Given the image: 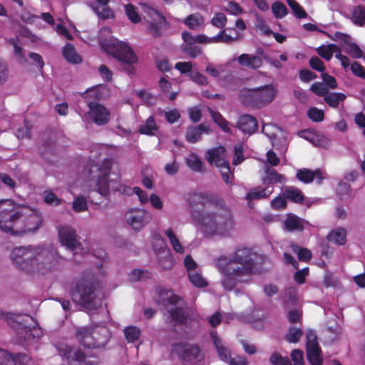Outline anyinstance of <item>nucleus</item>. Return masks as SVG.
I'll return each instance as SVG.
<instances>
[{
  "label": "nucleus",
  "mask_w": 365,
  "mask_h": 365,
  "mask_svg": "<svg viewBox=\"0 0 365 365\" xmlns=\"http://www.w3.org/2000/svg\"><path fill=\"white\" fill-rule=\"evenodd\" d=\"M59 354L66 359L70 365H94L95 362L88 359V354L79 347H73L68 344H60L58 347Z\"/></svg>",
  "instance_id": "9b49d317"
},
{
  "label": "nucleus",
  "mask_w": 365,
  "mask_h": 365,
  "mask_svg": "<svg viewBox=\"0 0 365 365\" xmlns=\"http://www.w3.org/2000/svg\"><path fill=\"white\" fill-rule=\"evenodd\" d=\"M44 202L51 205H58L61 204V200L52 192H46L44 193Z\"/></svg>",
  "instance_id": "0e129e2a"
},
{
  "label": "nucleus",
  "mask_w": 365,
  "mask_h": 365,
  "mask_svg": "<svg viewBox=\"0 0 365 365\" xmlns=\"http://www.w3.org/2000/svg\"><path fill=\"white\" fill-rule=\"evenodd\" d=\"M238 128L245 133L251 134L256 131L257 128V120L251 115H242L238 123Z\"/></svg>",
  "instance_id": "c85d7f7f"
},
{
  "label": "nucleus",
  "mask_w": 365,
  "mask_h": 365,
  "mask_svg": "<svg viewBox=\"0 0 365 365\" xmlns=\"http://www.w3.org/2000/svg\"><path fill=\"white\" fill-rule=\"evenodd\" d=\"M210 113L214 122L217 123L224 132L227 133H231L229 123L219 112L210 110Z\"/></svg>",
  "instance_id": "37998d69"
},
{
  "label": "nucleus",
  "mask_w": 365,
  "mask_h": 365,
  "mask_svg": "<svg viewBox=\"0 0 365 365\" xmlns=\"http://www.w3.org/2000/svg\"><path fill=\"white\" fill-rule=\"evenodd\" d=\"M287 2L297 17L304 19L307 16L306 12L297 1L294 0H287Z\"/></svg>",
  "instance_id": "052dcab7"
},
{
  "label": "nucleus",
  "mask_w": 365,
  "mask_h": 365,
  "mask_svg": "<svg viewBox=\"0 0 365 365\" xmlns=\"http://www.w3.org/2000/svg\"><path fill=\"white\" fill-rule=\"evenodd\" d=\"M88 111L85 115L87 120H90L98 125H104L110 120V113L103 105L91 102L88 103Z\"/></svg>",
  "instance_id": "2eb2a0df"
},
{
  "label": "nucleus",
  "mask_w": 365,
  "mask_h": 365,
  "mask_svg": "<svg viewBox=\"0 0 365 365\" xmlns=\"http://www.w3.org/2000/svg\"><path fill=\"white\" fill-rule=\"evenodd\" d=\"M282 195L286 199H289L295 203H302L304 200L302 191L292 186L285 187L283 190Z\"/></svg>",
  "instance_id": "473e14b6"
},
{
  "label": "nucleus",
  "mask_w": 365,
  "mask_h": 365,
  "mask_svg": "<svg viewBox=\"0 0 365 365\" xmlns=\"http://www.w3.org/2000/svg\"><path fill=\"white\" fill-rule=\"evenodd\" d=\"M182 38L185 43L182 46L183 50L192 58H195L201 53V49L194 46L197 43L196 36H193L188 31H184L182 33Z\"/></svg>",
  "instance_id": "b1692460"
},
{
  "label": "nucleus",
  "mask_w": 365,
  "mask_h": 365,
  "mask_svg": "<svg viewBox=\"0 0 365 365\" xmlns=\"http://www.w3.org/2000/svg\"><path fill=\"white\" fill-rule=\"evenodd\" d=\"M188 278L192 284L196 287H205L207 285V281L197 271H190Z\"/></svg>",
  "instance_id": "de8ad7c7"
},
{
  "label": "nucleus",
  "mask_w": 365,
  "mask_h": 365,
  "mask_svg": "<svg viewBox=\"0 0 365 365\" xmlns=\"http://www.w3.org/2000/svg\"><path fill=\"white\" fill-rule=\"evenodd\" d=\"M237 61L240 66L250 69L259 68L263 62L260 56L248 53L240 55L237 58Z\"/></svg>",
  "instance_id": "393cba45"
},
{
  "label": "nucleus",
  "mask_w": 365,
  "mask_h": 365,
  "mask_svg": "<svg viewBox=\"0 0 365 365\" xmlns=\"http://www.w3.org/2000/svg\"><path fill=\"white\" fill-rule=\"evenodd\" d=\"M30 359L24 354L12 353L0 349V365H26Z\"/></svg>",
  "instance_id": "412c9836"
},
{
  "label": "nucleus",
  "mask_w": 365,
  "mask_h": 365,
  "mask_svg": "<svg viewBox=\"0 0 365 365\" xmlns=\"http://www.w3.org/2000/svg\"><path fill=\"white\" fill-rule=\"evenodd\" d=\"M108 53L125 65L132 66L138 63V57L130 46L123 41H118L109 47Z\"/></svg>",
  "instance_id": "ddd939ff"
},
{
  "label": "nucleus",
  "mask_w": 365,
  "mask_h": 365,
  "mask_svg": "<svg viewBox=\"0 0 365 365\" xmlns=\"http://www.w3.org/2000/svg\"><path fill=\"white\" fill-rule=\"evenodd\" d=\"M284 228L288 231H301L304 228L303 222L294 215H288L284 223Z\"/></svg>",
  "instance_id": "e433bc0d"
},
{
  "label": "nucleus",
  "mask_w": 365,
  "mask_h": 365,
  "mask_svg": "<svg viewBox=\"0 0 365 365\" xmlns=\"http://www.w3.org/2000/svg\"><path fill=\"white\" fill-rule=\"evenodd\" d=\"M165 317L168 323H180L185 319L184 311L180 307L170 309L165 314Z\"/></svg>",
  "instance_id": "c9c22d12"
},
{
  "label": "nucleus",
  "mask_w": 365,
  "mask_h": 365,
  "mask_svg": "<svg viewBox=\"0 0 365 365\" xmlns=\"http://www.w3.org/2000/svg\"><path fill=\"white\" fill-rule=\"evenodd\" d=\"M297 178L304 183H310L316 178L317 182L320 184L322 180L326 178V175L325 173L320 170L312 171L308 169H300L297 172Z\"/></svg>",
  "instance_id": "5701e85b"
},
{
  "label": "nucleus",
  "mask_w": 365,
  "mask_h": 365,
  "mask_svg": "<svg viewBox=\"0 0 365 365\" xmlns=\"http://www.w3.org/2000/svg\"><path fill=\"white\" fill-rule=\"evenodd\" d=\"M256 29L259 31L262 34L269 36L272 34L269 26L267 24L262 17L259 16H256Z\"/></svg>",
  "instance_id": "5fc2aeb1"
},
{
  "label": "nucleus",
  "mask_w": 365,
  "mask_h": 365,
  "mask_svg": "<svg viewBox=\"0 0 365 365\" xmlns=\"http://www.w3.org/2000/svg\"><path fill=\"white\" fill-rule=\"evenodd\" d=\"M58 238L62 245L71 251H75L81 247L76 230L68 225L58 227Z\"/></svg>",
  "instance_id": "dca6fc26"
},
{
  "label": "nucleus",
  "mask_w": 365,
  "mask_h": 365,
  "mask_svg": "<svg viewBox=\"0 0 365 365\" xmlns=\"http://www.w3.org/2000/svg\"><path fill=\"white\" fill-rule=\"evenodd\" d=\"M343 50L353 58H360L363 56L362 50L354 43H345L343 46Z\"/></svg>",
  "instance_id": "c03bdc74"
},
{
  "label": "nucleus",
  "mask_w": 365,
  "mask_h": 365,
  "mask_svg": "<svg viewBox=\"0 0 365 365\" xmlns=\"http://www.w3.org/2000/svg\"><path fill=\"white\" fill-rule=\"evenodd\" d=\"M16 267L26 273H45L55 265L54 254L41 247H18L10 254Z\"/></svg>",
  "instance_id": "f03ea898"
},
{
  "label": "nucleus",
  "mask_w": 365,
  "mask_h": 365,
  "mask_svg": "<svg viewBox=\"0 0 365 365\" xmlns=\"http://www.w3.org/2000/svg\"><path fill=\"white\" fill-rule=\"evenodd\" d=\"M76 336L86 347H100L107 341L108 333L105 327H101L98 330L82 327L77 331Z\"/></svg>",
  "instance_id": "1a4fd4ad"
},
{
  "label": "nucleus",
  "mask_w": 365,
  "mask_h": 365,
  "mask_svg": "<svg viewBox=\"0 0 365 365\" xmlns=\"http://www.w3.org/2000/svg\"><path fill=\"white\" fill-rule=\"evenodd\" d=\"M127 223L135 231H140L148 222V212L143 209H131L125 214Z\"/></svg>",
  "instance_id": "a211bd4d"
},
{
  "label": "nucleus",
  "mask_w": 365,
  "mask_h": 365,
  "mask_svg": "<svg viewBox=\"0 0 365 365\" xmlns=\"http://www.w3.org/2000/svg\"><path fill=\"white\" fill-rule=\"evenodd\" d=\"M6 319L20 337L24 339H39L42 336L41 329L31 316L7 314Z\"/></svg>",
  "instance_id": "0eeeda50"
},
{
  "label": "nucleus",
  "mask_w": 365,
  "mask_h": 365,
  "mask_svg": "<svg viewBox=\"0 0 365 365\" xmlns=\"http://www.w3.org/2000/svg\"><path fill=\"white\" fill-rule=\"evenodd\" d=\"M329 242L337 245H343L346 242V230L343 227L333 229L327 235Z\"/></svg>",
  "instance_id": "7c9ffc66"
},
{
  "label": "nucleus",
  "mask_w": 365,
  "mask_h": 365,
  "mask_svg": "<svg viewBox=\"0 0 365 365\" xmlns=\"http://www.w3.org/2000/svg\"><path fill=\"white\" fill-rule=\"evenodd\" d=\"M125 12L127 16L133 23L136 24L140 21L141 18L133 5H126Z\"/></svg>",
  "instance_id": "680f3d73"
},
{
  "label": "nucleus",
  "mask_w": 365,
  "mask_h": 365,
  "mask_svg": "<svg viewBox=\"0 0 365 365\" xmlns=\"http://www.w3.org/2000/svg\"><path fill=\"white\" fill-rule=\"evenodd\" d=\"M42 225L43 218L40 212L34 208L24 205L23 217L20 221L21 230L19 235L36 232Z\"/></svg>",
  "instance_id": "f8f14e48"
},
{
  "label": "nucleus",
  "mask_w": 365,
  "mask_h": 365,
  "mask_svg": "<svg viewBox=\"0 0 365 365\" xmlns=\"http://www.w3.org/2000/svg\"><path fill=\"white\" fill-rule=\"evenodd\" d=\"M146 13V21L148 24V31L153 36H160L164 29L168 28V22L165 18L155 9L146 7L144 10Z\"/></svg>",
  "instance_id": "4468645a"
},
{
  "label": "nucleus",
  "mask_w": 365,
  "mask_h": 365,
  "mask_svg": "<svg viewBox=\"0 0 365 365\" xmlns=\"http://www.w3.org/2000/svg\"><path fill=\"white\" fill-rule=\"evenodd\" d=\"M197 230L207 236H226L234 229V222L228 211H204L194 216Z\"/></svg>",
  "instance_id": "7ed1b4c3"
},
{
  "label": "nucleus",
  "mask_w": 365,
  "mask_h": 365,
  "mask_svg": "<svg viewBox=\"0 0 365 365\" xmlns=\"http://www.w3.org/2000/svg\"><path fill=\"white\" fill-rule=\"evenodd\" d=\"M98 41L102 48L107 53L109 51V47L115 44L119 41L111 35V31L108 28H103L98 35Z\"/></svg>",
  "instance_id": "c756f323"
},
{
  "label": "nucleus",
  "mask_w": 365,
  "mask_h": 365,
  "mask_svg": "<svg viewBox=\"0 0 365 365\" xmlns=\"http://www.w3.org/2000/svg\"><path fill=\"white\" fill-rule=\"evenodd\" d=\"M307 339V354L309 361L312 365H321L322 359L320 355L317 336L312 332H309Z\"/></svg>",
  "instance_id": "aec40b11"
},
{
  "label": "nucleus",
  "mask_w": 365,
  "mask_h": 365,
  "mask_svg": "<svg viewBox=\"0 0 365 365\" xmlns=\"http://www.w3.org/2000/svg\"><path fill=\"white\" fill-rule=\"evenodd\" d=\"M8 43L14 47V53L16 61L21 64H25L26 63V58L23 53V48L19 40L17 38H10L8 40Z\"/></svg>",
  "instance_id": "ea45409f"
},
{
  "label": "nucleus",
  "mask_w": 365,
  "mask_h": 365,
  "mask_svg": "<svg viewBox=\"0 0 365 365\" xmlns=\"http://www.w3.org/2000/svg\"><path fill=\"white\" fill-rule=\"evenodd\" d=\"M72 208L76 212H82L88 210L87 200L83 196L76 197L72 205Z\"/></svg>",
  "instance_id": "8fccbe9b"
},
{
  "label": "nucleus",
  "mask_w": 365,
  "mask_h": 365,
  "mask_svg": "<svg viewBox=\"0 0 365 365\" xmlns=\"http://www.w3.org/2000/svg\"><path fill=\"white\" fill-rule=\"evenodd\" d=\"M164 233L168 238L173 250L177 253H184L185 249L174 231L171 228H168L165 230Z\"/></svg>",
  "instance_id": "4c0bfd02"
},
{
  "label": "nucleus",
  "mask_w": 365,
  "mask_h": 365,
  "mask_svg": "<svg viewBox=\"0 0 365 365\" xmlns=\"http://www.w3.org/2000/svg\"><path fill=\"white\" fill-rule=\"evenodd\" d=\"M350 185L347 182H340L336 188V193L341 198L349 195Z\"/></svg>",
  "instance_id": "338daca9"
},
{
  "label": "nucleus",
  "mask_w": 365,
  "mask_h": 365,
  "mask_svg": "<svg viewBox=\"0 0 365 365\" xmlns=\"http://www.w3.org/2000/svg\"><path fill=\"white\" fill-rule=\"evenodd\" d=\"M186 165L193 171L202 173L205 171V166L198 156L195 153H190L185 158Z\"/></svg>",
  "instance_id": "72a5a7b5"
},
{
  "label": "nucleus",
  "mask_w": 365,
  "mask_h": 365,
  "mask_svg": "<svg viewBox=\"0 0 365 365\" xmlns=\"http://www.w3.org/2000/svg\"><path fill=\"white\" fill-rule=\"evenodd\" d=\"M346 99V95L342 93H331L324 98V101L331 108H336L340 103Z\"/></svg>",
  "instance_id": "a18cd8bd"
},
{
  "label": "nucleus",
  "mask_w": 365,
  "mask_h": 365,
  "mask_svg": "<svg viewBox=\"0 0 365 365\" xmlns=\"http://www.w3.org/2000/svg\"><path fill=\"white\" fill-rule=\"evenodd\" d=\"M100 286L101 283L96 276L89 272L84 273L73 289V299L88 310L96 309L101 304V300L97 296Z\"/></svg>",
  "instance_id": "20e7f679"
},
{
  "label": "nucleus",
  "mask_w": 365,
  "mask_h": 365,
  "mask_svg": "<svg viewBox=\"0 0 365 365\" xmlns=\"http://www.w3.org/2000/svg\"><path fill=\"white\" fill-rule=\"evenodd\" d=\"M272 365H292L287 357H283L279 353H273L269 359Z\"/></svg>",
  "instance_id": "bf43d9fd"
},
{
  "label": "nucleus",
  "mask_w": 365,
  "mask_h": 365,
  "mask_svg": "<svg viewBox=\"0 0 365 365\" xmlns=\"http://www.w3.org/2000/svg\"><path fill=\"white\" fill-rule=\"evenodd\" d=\"M111 161L106 160L99 168L101 175L96 182V190L103 196H106L111 190H118L119 183L115 179L108 178L111 168Z\"/></svg>",
  "instance_id": "9d476101"
},
{
  "label": "nucleus",
  "mask_w": 365,
  "mask_h": 365,
  "mask_svg": "<svg viewBox=\"0 0 365 365\" xmlns=\"http://www.w3.org/2000/svg\"><path fill=\"white\" fill-rule=\"evenodd\" d=\"M314 138L312 144L317 147L327 148L330 145L329 140L322 135L317 133Z\"/></svg>",
  "instance_id": "69168bd1"
},
{
  "label": "nucleus",
  "mask_w": 365,
  "mask_h": 365,
  "mask_svg": "<svg viewBox=\"0 0 365 365\" xmlns=\"http://www.w3.org/2000/svg\"><path fill=\"white\" fill-rule=\"evenodd\" d=\"M63 55L69 63H80L82 61L81 56L76 52L74 46L70 43L63 47Z\"/></svg>",
  "instance_id": "f704fd0d"
},
{
  "label": "nucleus",
  "mask_w": 365,
  "mask_h": 365,
  "mask_svg": "<svg viewBox=\"0 0 365 365\" xmlns=\"http://www.w3.org/2000/svg\"><path fill=\"white\" fill-rule=\"evenodd\" d=\"M253 253L247 248L237 250L227 259L221 257L217 267L222 274L221 284L225 289L231 291L240 284L250 281L253 274Z\"/></svg>",
  "instance_id": "f257e3e1"
},
{
  "label": "nucleus",
  "mask_w": 365,
  "mask_h": 365,
  "mask_svg": "<svg viewBox=\"0 0 365 365\" xmlns=\"http://www.w3.org/2000/svg\"><path fill=\"white\" fill-rule=\"evenodd\" d=\"M317 51L321 57L327 61H329L334 53L336 58L341 62V66L344 68H347L351 65L349 58L341 54V49L336 44L331 43L321 46L317 48Z\"/></svg>",
  "instance_id": "f3484780"
},
{
  "label": "nucleus",
  "mask_w": 365,
  "mask_h": 365,
  "mask_svg": "<svg viewBox=\"0 0 365 365\" xmlns=\"http://www.w3.org/2000/svg\"><path fill=\"white\" fill-rule=\"evenodd\" d=\"M262 133L269 138L273 147L278 148L287 145V135L285 132L275 125L272 123L264 124Z\"/></svg>",
  "instance_id": "6ab92c4d"
},
{
  "label": "nucleus",
  "mask_w": 365,
  "mask_h": 365,
  "mask_svg": "<svg viewBox=\"0 0 365 365\" xmlns=\"http://www.w3.org/2000/svg\"><path fill=\"white\" fill-rule=\"evenodd\" d=\"M93 11L101 19H108L114 17L113 12L108 6V4L93 6Z\"/></svg>",
  "instance_id": "09e8293b"
},
{
  "label": "nucleus",
  "mask_w": 365,
  "mask_h": 365,
  "mask_svg": "<svg viewBox=\"0 0 365 365\" xmlns=\"http://www.w3.org/2000/svg\"><path fill=\"white\" fill-rule=\"evenodd\" d=\"M215 201V196L207 192L195 193L190 198L191 203H200L206 205L207 203H212Z\"/></svg>",
  "instance_id": "79ce46f5"
},
{
  "label": "nucleus",
  "mask_w": 365,
  "mask_h": 365,
  "mask_svg": "<svg viewBox=\"0 0 365 365\" xmlns=\"http://www.w3.org/2000/svg\"><path fill=\"white\" fill-rule=\"evenodd\" d=\"M272 11L274 16L277 19H282L287 14L286 6L280 2H274L272 6Z\"/></svg>",
  "instance_id": "6e6d98bb"
},
{
  "label": "nucleus",
  "mask_w": 365,
  "mask_h": 365,
  "mask_svg": "<svg viewBox=\"0 0 365 365\" xmlns=\"http://www.w3.org/2000/svg\"><path fill=\"white\" fill-rule=\"evenodd\" d=\"M277 96V89L272 84L253 89L244 88L239 95L240 101L247 106L262 108L272 103Z\"/></svg>",
  "instance_id": "423d86ee"
},
{
  "label": "nucleus",
  "mask_w": 365,
  "mask_h": 365,
  "mask_svg": "<svg viewBox=\"0 0 365 365\" xmlns=\"http://www.w3.org/2000/svg\"><path fill=\"white\" fill-rule=\"evenodd\" d=\"M210 132V128L203 124L197 127H190L187 129L186 139L188 142L195 143L201 139L202 133L209 134Z\"/></svg>",
  "instance_id": "cd10ccee"
},
{
  "label": "nucleus",
  "mask_w": 365,
  "mask_h": 365,
  "mask_svg": "<svg viewBox=\"0 0 365 365\" xmlns=\"http://www.w3.org/2000/svg\"><path fill=\"white\" fill-rule=\"evenodd\" d=\"M351 20L359 26L365 25V6H358L354 7L351 14Z\"/></svg>",
  "instance_id": "58836bf2"
},
{
  "label": "nucleus",
  "mask_w": 365,
  "mask_h": 365,
  "mask_svg": "<svg viewBox=\"0 0 365 365\" xmlns=\"http://www.w3.org/2000/svg\"><path fill=\"white\" fill-rule=\"evenodd\" d=\"M273 191L274 187L271 185L255 187L247 194L246 200L250 202L254 200L264 199L269 197Z\"/></svg>",
  "instance_id": "a878e982"
},
{
  "label": "nucleus",
  "mask_w": 365,
  "mask_h": 365,
  "mask_svg": "<svg viewBox=\"0 0 365 365\" xmlns=\"http://www.w3.org/2000/svg\"><path fill=\"white\" fill-rule=\"evenodd\" d=\"M302 336V331L297 328H291L286 335V339L290 343L297 342Z\"/></svg>",
  "instance_id": "13d9d810"
},
{
  "label": "nucleus",
  "mask_w": 365,
  "mask_h": 365,
  "mask_svg": "<svg viewBox=\"0 0 365 365\" xmlns=\"http://www.w3.org/2000/svg\"><path fill=\"white\" fill-rule=\"evenodd\" d=\"M307 115L312 121L321 122L324 120V113L323 110L312 107L307 110Z\"/></svg>",
  "instance_id": "864d4df0"
},
{
  "label": "nucleus",
  "mask_w": 365,
  "mask_h": 365,
  "mask_svg": "<svg viewBox=\"0 0 365 365\" xmlns=\"http://www.w3.org/2000/svg\"><path fill=\"white\" fill-rule=\"evenodd\" d=\"M158 128L153 117H149L145 123L139 127V132L142 134L153 135Z\"/></svg>",
  "instance_id": "49530a36"
},
{
  "label": "nucleus",
  "mask_w": 365,
  "mask_h": 365,
  "mask_svg": "<svg viewBox=\"0 0 365 365\" xmlns=\"http://www.w3.org/2000/svg\"><path fill=\"white\" fill-rule=\"evenodd\" d=\"M125 336L128 341L134 342L138 340L140 336V331L135 327H128L124 330Z\"/></svg>",
  "instance_id": "3c124183"
},
{
  "label": "nucleus",
  "mask_w": 365,
  "mask_h": 365,
  "mask_svg": "<svg viewBox=\"0 0 365 365\" xmlns=\"http://www.w3.org/2000/svg\"><path fill=\"white\" fill-rule=\"evenodd\" d=\"M227 23V18L222 13H215L212 19H211V24L212 26L222 29L225 27Z\"/></svg>",
  "instance_id": "4d7b16f0"
},
{
  "label": "nucleus",
  "mask_w": 365,
  "mask_h": 365,
  "mask_svg": "<svg viewBox=\"0 0 365 365\" xmlns=\"http://www.w3.org/2000/svg\"><path fill=\"white\" fill-rule=\"evenodd\" d=\"M206 158L210 165L216 166L220 170L222 178L227 184L232 182L233 175L230 170L226 150L223 147L208 150Z\"/></svg>",
  "instance_id": "6e6552de"
},
{
  "label": "nucleus",
  "mask_w": 365,
  "mask_h": 365,
  "mask_svg": "<svg viewBox=\"0 0 365 365\" xmlns=\"http://www.w3.org/2000/svg\"><path fill=\"white\" fill-rule=\"evenodd\" d=\"M24 205L11 199L0 200V230L13 235L21 230L20 221L23 217Z\"/></svg>",
  "instance_id": "39448f33"
},
{
  "label": "nucleus",
  "mask_w": 365,
  "mask_h": 365,
  "mask_svg": "<svg viewBox=\"0 0 365 365\" xmlns=\"http://www.w3.org/2000/svg\"><path fill=\"white\" fill-rule=\"evenodd\" d=\"M190 78L195 83L200 86H205L208 83L207 78L198 71L191 72L189 75Z\"/></svg>",
  "instance_id": "e2e57ef3"
},
{
  "label": "nucleus",
  "mask_w": 365,
  "mask_h": 365,
  "mask_svg": "<svg viewBox=\"0 0 365 365\" xmlns=\"http://www.w3.org/2000/svg\"><path fill=\"white\" fill-rule=\"evenodd\" d=\"M212 337L220 358L221 360L227 362L230 359V351L224 346L221 340L216 334H212Z\"/></svg>",
  "instance_id": "a19ab883"
},
{
  "label": "nucleus",
  "mask_w": 365,
  "mask_h": 365,
  "mask_svg": "<svg viewBox=\"0 0 365 365\" xmlns=\"http://www.w3.org/2000/svg\"><path fill=\"white\" fill-rule=\"evenodd\" d=\"M262 180L265 186H272L274 183L284 182L286 178L284 175L277 173L274 169L267 166L264 170V176L262 178Z\"/></svg>",
  "instance_id": "bb28decb"
},
{
  "label": "nucleus",
  "mask_w": 365,
  "mask_h": 365,
  "mask_svg": "<svg viewBox=\"0 0 365 365\" xmlns=\"http://www.w3.org/2000/svg\"><path fill=\"white\" fill-rule=\"evenodd\" d=\"M271 205L273 209L281 210L284 209L287 206V201L283 196H277L274 198L271 202Z\"/></svg>",
  "instance_id": "774afa93"
},
{
  "label": "nucleus",
  "mask_w": 365,
  "mask_h": 365,
  "mask_svg": "<svg viewBox=\"0 0 365 365\" xmlns=\"http://www.w3.org/2000/svg\"><path fill=\"white\" fill-rule=\"evenodd\" d=\"M189 29L197 31L205 24L204 17L199 13L188 15L182 21Z\"/></svg>",
  "instance_id": "2f4dec72"
},
{
  "label": "nucleus",
  "mask_w": 365,
  "mask_h": 365,
  "mask_svg": "<svg viewBox=\"0 0 365 365\" xmlns=\"http://www.w3.org/2000/svg\"><path fill=\"white\" fill-rule=\"evenodd\" d=\"M178 351L180 352L181 358L188 363H196L203 359V354L197 346L190 344L179 346Z\"/></svg>",
  "instance_id": "4be33fe9"
},
{
  "label": "nucleus",
  "mask_w": 365,
  "mask_h": 365,
  "mask_svg": "<svg viewBox=\"0 0 365 365\" xmlns=\"http://www.w3.org/2000/svg\"><path fill=\"white\" fill-rule=\"evenodd\" d=\"M310 91L319 96H323L324 98L329 94L328 87L320 82L314 83L310 87Z\"/></svg>",
  "instance_id": "603ef678"
}]
</instances>
